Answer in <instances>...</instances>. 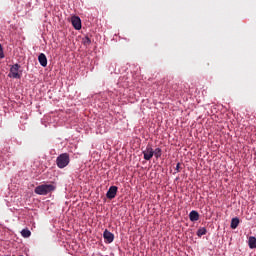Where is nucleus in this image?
Here are the masks:
<instances>
[{"instance_id":"1","label":"nucleus","mask_w":256,"mask_h":256,"mask_svg":"<svg viewBox=\"0 0 256 256\" xmlns=\"http://www.w3.org/2000/svg\"><path fill=\"white\" fill-rule=\"evenodd\" d=\"M53 191H55V186L52 184H42L34 189L36 195H49Z\"/></svg>"},{"instance_id":"2","label":"nucleus","mask_w":256,"mask_h":256,"mask_svg":"<svg viewBox=\"0 0 256 256\" xmlns=\"http://www.w3.org/2000/svg\"><path fill=\"white\" fill-rule=\"evenodd\" d=\"M71 162V158L68 153H62L56 158V165L59 169H65Z\"/></svg>"},{"instance_id":"3","label":"nucleus","mask_w":256,"mask_h":256,"mask_svg":"<svg viewBox=\"0 0 256 256\" xmlns=\"http://www.w3.org/2000/svg\"><path fill=\"white\" fill-rule=\"evenodd\" d=\"M19 69H21V66L19 64H14L10 68L9 77H13V79H21V75H19Z\"/></svg>"},{"instance_id":"4","label":"nucleus","mask_w":256,"mask_h":256,"mask_svg":"<svg viewBox=\"0 0 256 256\" xmlns=\"http://www.w3.org/2000/svg\"><path fill=\"white\" fill-rule=\"evenodd\" d=\"M142 153L144 155L145 161H151V159H153L154 150L151 145H148Z\"/></svg>"},{"instance_id":"5","label":"nucleus","mask_w":256,"mask_h":256,"mask_svg":"<svg viewBox=\"0 0 256 256\" xmlns=\"http://www.w3.org/2000/svg\"><path fill=\"white\" fill-rule=\"evenodd\" d=\"M118 189L117 186H111L106 193L107 199H115V197H117Z\"/></svg>"},{"instance_id":"6","label":"nucleus","mask_w":256,"mask_h":256,"mask_svg":"<svg viewBox=\"0 0 256 256\" xmlns=\"http://www.w3.org/2000/svg\"><path fill=\"white\" fill-rule=\"evenodd\" d=\"M71 23L76 31H79L81 29V18H79L78 16H73L71 18Z\"/></svg>"},{"instance_id":"7","label":"nucleus","mask_w":256,"mask_h":256,"mask_svg":"<svg viewBox=\"0 0 256 256\" xmlns=\"http://www.w3.org/2000/svg\"><path fill=\"white\" fill-rule=\"evenodd\" d=\"M103 237L106 241V243H113L114 239H115V235L113 233H111L109 230H105L103 233Z\"/></svg>"},{"instance_id":"8","label":"nucleus","mask_w":256,"mask_h":256,"mask_svg":"<svg viewBox=\"0 0 256 256\" xmlns=\"http://www.w3.org/2000/svg\"><path fill=\"white\" fill-rule=\"evenodd\" d=\"M189 219L192 222L199 221V212L192 210L189 214Z\"/></svg>"},{"instance_id":"9","label":"nucleus","mask_w":256,"mask_h":256,"mask_svg":"<svg viewBox=\"0 0 256 256\" xmlns=\"http://www.w3.org/2000/svg\"><path fill=\"white\" fill-rule=\"evenodd\" d=\"M38 61L42 67H45L47 65V56H45L44 53H41L38 56Z\"/></svg>"},{"instance_id":"10","label":"nucleus","mask_w":256,"mask_h":256,"mask_svg":"<svg viewBox=\"0 0 256 256\" xmlns=\"http://www.w3.org/2000/svg\"><path fill=\"white\" fill-rule=\"evenodd\" d=\"M248 245L250 249H256V238L255 236H250L248 238Z\"/></svg>"},{"instance_id":"11","label":"nucleus","mask_w":256,"mask_h":256,"mask_svg":"<svg viewBox=\"0 0 256 256\" xmlns=\"http://www.w3.org/2000/svg\"><path fill=\"white\" fill-rule=\"evenodd\" d=\"M230 227L231 229H237V227H239V218H232Z\"/></svg>"},{"instance_id":"12","label":"nucleus","mask_w":256,"mask_h":256,"mask_svg":"<svg viewBox=\"0 0 256 256\" xmlns=\"http://www.w3.org/2000/svg\"><path fill=\"white\" fill-rule=\"evenodd\" d=\"M196 235L197 237H203V235H207V228L205 227L199 228Z\"/></svg>"},{"instance_id":"13","label":"nucleus","mask_w":256,"mask_h":256,"mask_svg":"<svg viewBox=\"0 0 256 256\" xmlns=\"http://www.w3.org/2000/svg\"><path fill=\"white\" fill-rule=\"evenodd\" d=\"M21 235H22V237H24V238L31 237V231H30L29 229H23V230L21 231Z\"/></svg>"},{"instance_id":"14","label":"nucleus","mask_w":256,"mask_h":256,"mask_svg":"<svg viewBox=\"0 0 256 256\" xmlns=\"http://www.w3.org/2000/svg\"><path fill=\"white\" fill-rule=\"evenodd\" d=\"M161 155H162L161 148H156L154 150V157H156V159H159V157H161Z\"/></svg>"},{"instance_id":"15","label":"nucleus","mask_w":256,"mask_h":256,"mask_svg":"<svg viewBox=\"0 0 256 256\" xmlns=\"http://www.w3.org/2000/svg\"><path fill=\"white\" fill-rule=\"evenodd\" d=\"M83 45H91V39L89 37H85L83 39Z\"/></svg>"},{"instance_id":"16","label":"nucleus","mask_w":256,"mask_h":256,"mask_svg":"<svg viewBox=\"0 0 256 256\" xmlns=\"http://www.w3.org/2000/svg\"><path fill=\"white\" fill-rule=\"evenodd\" d=\"M0 59H5V54L3 53V46L0 44Z\"/></svg>"},{"instance_id":"17","label":"nucleus","mask_w":256,"mask_h":256,"mask_svg":"<svg viewBox=\"0 0 256 256\" xmlns=\"http://www.w3.org/2000/svg\"><path fill=\"white\" fill-rule=\"evenodd\" d=\"M175 171L176 173H179L181 171V163H177Z\"/></svg>"}]
</instances>
